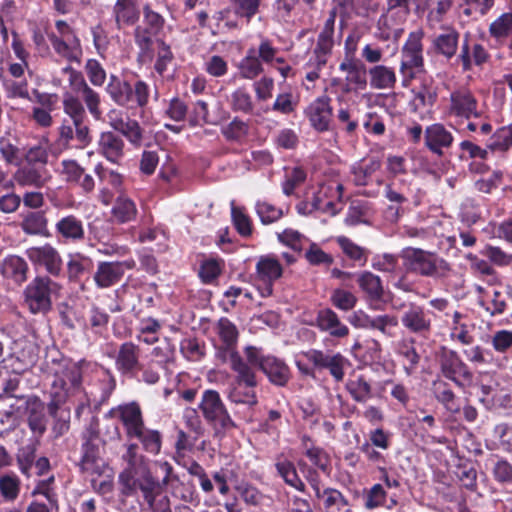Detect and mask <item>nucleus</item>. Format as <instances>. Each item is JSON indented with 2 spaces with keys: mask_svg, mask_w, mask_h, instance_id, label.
Returning a JSON list of instances; mask_svg holds the SVG:
<instances>
[{
  "mask_svg": "<svg viewBox=\"0 0 512 512\" xmlns=\"http://www.w3.org/2000/svg\"><path fill=\"white\" fill-rule=\"evenodd\" d=\"M125 446L126 452L122 455V460L127 465L118 478L122 486V494L132 497L140 489L147 490L148 484L155 485V483L152 480V472L146 458L138 453L139 445L137 443H128Z\"/></svg>",
  "mask_w": 512,
  "mask_h": 512,
  "instance_id": "f257e3e1",
  "label": "nucleus"
},
{
  "mask_svg": "<svg viewBox=\"0 0 512 512\" xmlns=\"http://www.w3.org/2000/svg\"><path fill=\"white\" fill-rule=\"evenodd\" d=\"M120 420L125 428L126 437L136 438L145 451L158 454L161 449V434L145 426L140 406L136 402L120 406Z\"/></svg>",
  "mask_w": 512,
  "mask_h": 512,
  "instance_id": "f03ea898",
  "label": "nucleus"
},
{
  "mask_svg": "<svg viewBox=\"0 0 512 512\" xmlns=\"http://www.w3.org/2000/svg\"><path fill=\"white\" fill-rule=\"evenodd\" d=\"M400 257L403 259V266L408 272L426 277H435L439 271L449 269L448 263L439 258L435 253L420 249L407 247L402 250Z\"/></svg>",
  "mask_w": 512,
  "mask_h": 512,
  "instance_id": "7ed1b4c3",
  "label": "nucleus"
},
{
  "mask_svg": "<svg viewBox=\"0 0 512 512\" xmlns=\"http://www.w3.org/2000/svg\"><path fill=\"white\" fill-rule=\"evenodd\" d=\"M205 420L213 426L215 434H223L236 425L230 417L219 393L215 390H205L199 404Z\"/></svg>",
  "mask_w": 512,
  "mask_h": 512,
  "instance_id": "20e7f679",
  "label": "nucleus"
},
{
  "mask_svg": "<svg viewBox=\"0 0 512 512\" xmlns=\"http://www.w3.org/2000/svg\"><path fill=\"white\" fill-rule=\"evenodd\" d=\"M59 285L47 276H38L24 290L25 302L33 314L47 313L52 307L51 294Z\"/></svg>",
  "mask_w": 512,
  "mask_h": 512,
  "instance_id": "39448f33",
  "label": "nucleus"
},
{
  "mask_svg": "<svg viewBox=\"0 0 512 512\" xmlns=\"http://www.w3.org/2000/svg\"><path fill=\"white\" fill-rule=\"evenodd\" d=\"M28 258L35 264L42 265L46 271L53 275L58 276L62 270V260L57 252L50 245L42 247H32L27 250Z\"/></svg>",
  "mask_w": 512,
  "mask_h": 512,
  "instance_id": "423d86ee",
  "label": "nucleus"
},
{
  "mask_svg": "<svg viewBox=\"0 0 512 512\" xmlns=\"http://www.w3.org/2000/svg\"><path fill=\"white\" fill-rule=\"evenodd\" d=\"M311 125L319 132L327 131L332 116V107L330 98L327 96L319 97L312 102L306 109Z\"/></svg>",
  "mask_w": 512,
  "mask_h": 512,
  "instance_id": "0eeeda50",
  "label": "nucleus"
},
{
  "mask_svg": "<svg viewBox=\"0 0 512 512\" xmlns=\"http://www.w3.org/2000/svg\"><path fill=\"white\" fill-rule=\"evenodd\" d=\"M133 267L134 261L102 262L98 266L94 279L98 286L109 287L121 279L125 269Z\"/></svg>",
  "mask_w": 512,
  "mask_h": 512,
  "instance_id": "6e6552de",
  "label": "nucleus"
},
{
  "mask_svg": "<svg viewBox=\"0 0 512 512\" xmlns=\"http://www.w3.org/2000/svg\"><path fill=\"white\" fill-rule=\"evenodd\" d=\"M82 457L78 466L82 473L101 475L104 468V460L100 455L98 443L83 442L81 446Z\"/></svg>",
  "mask_w": 512,
  "mask_h": 512,
  "instance_id": "1a4fd4ad",
  "label": "nucleus"
},
{
  "mask_svg": "<svg viewBox=\"0 0 512 512\" xmlns=\"http://www.w3.org/2000/svg\"><path fill=\"white\" fill-rule=\"evenodd\" d=\"M349 322L357 328L376 329L383 334H387L388 326H396L398 323L394 316L379 315L377 317H370L363 311L354 312L349 317Z\"/></svg>",
  "mask_w": 512,
  "mask_h": 512,
  "instance_id": "9d476101",
  "label": "nucleus"
},
{
  "mask_svg": "<svg viewBox=\"0 0 512 512\" xmlns=\"http://www.w3.org/2000/svg\"><path fill=\"white\" fill-rule=\"evenodd\" d=\"M140 349L132 342L123 343L116 358L118 369L124 374H134L141 369L139 362Z\"/></svg>",
  "mask_w": 512,
  "mask_h": 512,
  "instance_id": "9b49d317",
  "label": "nucleus"
},
{
  "mask_svg": "<svg viewBox=\"0 0 512 512\" xmlns=\"http://www.w3.org/2000/svg\"><path fill=\"white\" fill-rule=\"evenodd\" d=\"M24 408L28 414V424L30 429L42 435L46 430V416H45V405L37 397H28L24 401Z\"/></svg>",
  "mask_w": 512,
  "mask_h": 512,
  "instance_id": "f8f14e48",
  "label": "nucleus"
},
{
  "mask_svg": "<svg viewBox=\"0 0 512 512\" xmlns=\"http://www.w3.org/2000/svg\"><path fill=\"white\" fill-rule=\"evenodd\" d=\"M261 371L268 377L269 381L277 386H285L290 379V369L284 361L267 356L262 363Z\"/></svg>",
  "mask_w": 512,
  "mask_h": 512,
  "instance_id": "ddd939ff",
  "label": "nucleus"
},
{
  "mask_svg": "<svg viewBox=\"0 0 512 512\" xmlns=\"http://www.w3.org/2000/svg\"><path fill=\"white\" fill-rule=\"evenodd\" d=\"M316 322L322 331H328L333 337L343 338L349 333L348 327L341 324L337 314L330 308L320 310Z\"/></svg>",
  "mask_w": 512,
  "mask_h": 512,
  "instance_id": "4468645a",
  "label": "nucleus"
},
{
  "mask_svg": "<svg viewBox=\"0 0 512 512\" xmlns=\"http://www.w3.org/2000/svg\"><path fill=\"white\" fill-rule=\"evenodd\" d=\"M452 140V135L440 124L431 125L425 131L427 147L439 155L442 154L441 147L449 146Z\"/></svg>",
  "mask_w": 512,
  "mask_h": 512,
  "instance_id": "2eb2a0df",
  "label": "nucleus"
},
{
  "mask_svg": "<svg viewBox=\"0 0 512 512\" xmlns=\"http://www.w3.org/2000/svg\"><path fill=\"white\" fill-rule=\"evenodd\" d=\"M231 368L237 374L235 379L239 385L244 384L248 388H254L257 386L254 367H251L246 363L238 352H233L231 354Z\"/></svg>",
  "mask_w": 512,
  "mask_h": 512,
  "instance_id": "dca6fc26",
  "label": "nucleus"
},
{
  "mask_svg": "<svg viewBox=\"0 0 512 512\" xmlns=\"http://www.w3.org/2000/svg\"><path fill=\"white\" fill-rule=\"evenodd\" d=\"M99 147L103 155L111 162H117L123 154L124 143L114 132H103L100 136Z\"/></svg>",
  "mask_w": 512,
  "mask_h": 512,
  "instance_id": "f3484780",
  "label": "nucleus"
},
{
  "mask_svg": "<svg viewBox=\"0 0 512 512\" xmlns=\"http://www.w3.org/2000/svg\"><path fill=\"white\" fill-rule=\"evenodd\" d=\"M27 272L28 264L23 258L17 255H10L5 258L2 265V273L5 277L21 284L26 281Z\"/></svg>",
  "mask_w": 512,
  "mask_h": 512,
  "instance_id": "a211bd4d",
  "label": "nucleus"
},
{
  "mask_svg": "<svg viewBox=\"0 0 512 512\" xmlns=\"http://www.w3.org/2000/svg\"><path fill=\"white\" fill-rule=\"evenodd\" d=\"M113 10L118 28H120L121 21L125 24L133 25L140 18L137 0H117Z\"/></svg>",
  "mask_w": 512,
  "mask_h": 512,
  "instance_id": "6ab92c4d",
  "label": "nucleus"
},
{
  "mask_svg": "<svg viewBox=\"0 0 512 512\" xmlns=\"http://www.w3.org/2000/svg\"><path fill=\"white\" fill-rule=\"evenodd\" d=\"M403 325L414 333H423L430 330V320L421 307L411 306L402 317Z\"/></svg>",
  "mask_w": 512,
  "mask_h": 512,
  "instance_id": "aec40b11",
  "label": "nucleus"
},
{
  "mask_svg": "<svg viewBox=\"0 0 512 512\" xmlns=\"http://www.w3.org/2000/svg\"><path fill=\"white\" fill-rule=\"evenodd\" d=\"M107 91L112 99L119 105H128L130 102L134 101L132 86L126 81H120L115 76L111 77Z\"/></svg>",
  "mask_w": 512,
  "mask_h": 512,
  "instance_id": "412c9836",
  "label": "nucleus"
},
{
  "mask_svg": "<svg viewBox=\"0 0 512 512\" xmlns=\"http://www.w3.org/2000/svg\"><path fill=\"white\" fill-rule=\"evenodd\" d=\"M370 85L375 89L392 88L396 82L394 71L384 65H377L369 70Z\"/></svg>",
  "mask_w": 512,
  "mask_h": 512,
  "instance_id": "4be33fe9",
  "label": "nucleus"
},
{
  "mask_svg": "<svg viewBox=\"0 0 512 512\" xmlns=\"http://www.w3.org/2000/svg\"><path fill=\"white\" fill-rule=\"evenodd\" d=\"M459 33L453 29L447 30L445 33L438 35L433 45L435 50L447 58L455 55L458 46Z\"/></svg>",
  "mask_w": 512,
  "mask_h": 512,
  "instance_id": "5701e85b",
  "label": "nucleus"
},
{
  "mask_svg": "<svg viewBox=\"0 0 512 512\" xmlns=\"http://www.w3.org/2000/svg\"><path fill=\"white\" fill-rule=\"evenodd\" d=\"M453 108L456 113L465 118L471 115L479 117L480 113L476 111L477 101L470 93H455L451 96Z\"/></svg>",
  "mask_w": 512,
  "mask_h": 512,
  "instance_id": "b1692460",
  "label": "nucleus"
},
{
  "mask_svg": "<svg viewBox=\"0 0 512 512\" xmlns=\"http://www.w3.org/2000/svg\"><path fill=\"white\" fill-rule=\"evenodd\" d=\"M136 206L134 202L123 196L120 195L117 197L115 204L112 208V216L118 223H126L129 222L136 217Z\"/></svg>",
  "mask_w": 512,
  "mask_h": 512,
  "instance_id": "393cba45",
  "label": "nucleus"
},
{
  "mask_svg": "<svg viewBox=\"0 0 512 512\" xmlns=\"http://www.w3.org/2000/svg\"><path fill=\"white\" fill-rule=\"evenodd\" d=\"M56 229L64 238L78 240L84 237L82 222L73 215L62 218L56 224Z\"/></svg>",
  "mask_w": 512,
  "mask_h": 512,
  "instance_id": "a878e982",
  "label": "nucleus"
},
{
  "mask_svg": "<svg viewBox=\"0 0 512 512\" xmlns=\"http://www.w3.org/2000/svg\"><path fill=\"white\" fill-rule=\"evenodd\" d=\"M259 276L264 281L273 282L282 276V266L279 261L273 257H262L256 265Z\"/></svg>",
  "mask_w": 512,
  "mask_h": 512,
  "instance_id": "bb28decb",
  "label": "nucleus"
},
{
  "mask_svg": "<svg viewBox=\"0 0 512 512\" xmlns=\"http://www.w3.org/2000/svg\"><path fill=\"white\" fill-rule=\"evenodd\" d=\"M357 282L371 300H380L382 298L384 291L378 276L371 272H363L358 277Z\"/></svg>",
  "mask_w": 512,
  "mask_h": 512,
  "instance_id": "cd10ccee",
  "label": "nucleus"
},
{
  "mask_svg": "<svg viewBox=\"0 0 512 512\" xmlns=\"http://www.w3.org/2000/svg\"><path fill=\"white\" fill-rule=\"evenodd\" d=\"M50 394L51 401L47 407L48 413L51 417L56 419L60 406L64 404L68 398V388H66L65 379L54 380Z\"/></svg>",
  "mask_w": 512,
  "mask_h": 512,
  "instance_id": "c85d7f7f",
  "label": "nucleus"
},
{
  "mask_svg": "<svg viewBox=\"0 0 512 512\" xmlns=\"http://www.w3.org/2000/svg\"><path fill=\"white\" fill-rule=\"evenodd\" d=\"M55 375V380L65 379L68 392L71 388L79 387L82 379L81 369L71 361H65L61 367V370L56 371Z\"/></svg>",
  "mask_w": 512,
  "mask_h": 512,
  "instance_id": "c756f323",
  "label": "nucleus"
},
{
  "mask_svg": "<svg viewBox=\"0 0 512 512\" xmlns=\"http://www.w3.org/2000/svg\"><path fill=\"white\" fill-rule=\"evenodd\" d=\"M67 268L69 279L78 281L90 274L92 262L89 258L76 255L68 262Z\"/></svg>",
  "mask_w": 512,
  "mask_h": 512,
  "instance_id": "7c9ffc66",
  "label": "nucleus"
},
{
  "mask_svg": "<svg viewBox=\"0 0 512 512\" xmlns=\"http://www.w3.org/2000/svg\"><path fill=\"white\" fill-rule=\"evenodd\" d=\"M159 466L165 472V476L160 481L152 475V480L154 481L155 486L154 484H149L150 486H147L148 488H146L147 491H151V493L156 496H161L170 481L177 479V476L173 474L172 466L168 462H159ZM139 492L141 495H146L145 489H140Z\"/></svg>",
  "mask_w": 512,
  "mask_h": 512,
  "instance_id": "2f4dec72",
  "label": "nucleus"
},
{
  "mask_svg": "<svg viewBox=\"0 0 512 512\" xmlns=\"http://www.w3.org/2000/svg\"><path fill=\"white\" fill-rule=\"evenodd\" d=\"M47 220L43 212H30L21 223L23 231L27 234H46Z\"/></svg>",
  "mask_w": 512,
  "mask_h": 512,
  "instance_id": "473e14b6",
  "label": "nucleus"
},
{
  "mask_svg": "<svg viewBox=\"0 0 512 512\" xmlns=\"http://www.w3.org/2000/svg\"><path fill=\"white\" fill-rule=\"evenodd\" d=\"M333 34L334 30L323 29L318 36L317 45L314 50L318 65H325L326 63L324 57L331 52L334 45Z\"/></svg>",
  "mask_w": 512,
  "mask_h": 512,
  "instance_id": "72a5a7b5",
  "label": "nucleus"
},
{
  "mask_svg": "<svg viewBox=\"0 0 512 512\" xmlns=\"http://www.w3.org/2000/svg\"><path fill=\"white\" fill-rule=\"evenodd\" d=\"M17 179L22 184L40 186L44 181V167L28 164L18 172Z\"/></svg>",
  "mask_w": 512,
  "mask_h": 512,
  "instance_id": "f704fd0d",
  "label": "nucleus"
},
{
  "mask_svg": "<svg viewBox=\"0 0 512 512\" xmlns=\"http://www.w3.org/2000/svg\"><path fill=\"white\" fill-rule=\"evenodd\" d=\"M152 32L150 29H143L142 27H136L134 31L135 42L140 48L139 58L148 57L152 59L153 57V40L151 37Z\"/></svg>",
  "mask_w": 512,
  "mask_h": 512,
  "instance_id": "c9c22d12",
  "label": "nucleus"
},
{
  "mask_svg": "<svg viewBox=\"0 0 512 512\" xmlns=\"http://www.w3.org/2000/svg\"><path fill=\"white\" fill-rule=\"evenodd\" d=\"M217 330L223 344L228 347H234L236 345L238 330L228 318L222 317L219 319L217 323Z\"/></svg>",
  "mask_w": 512,
  "mask_h": 512,
  "instance_id": "e433bc0d",
  "label": "nucleus"
},
{
  "mask_svg": "<svg viewBox=\"0 0 512 512\" xmlns=\"http://www.w3.org/2000/svg\"><path fill=\"white\" fill-rule=\"evenodd\" d=\"M512 146V123L499 128L493 135V142L489 145L491 150L506 151Z\"/></svg>",
  "mask_w": 512,
  "mask_h": 512,
  "instance_id": "4c0bfd02",
  "label": "nucleus"
},
{
  "mask_svg": "<svg viewBox=\"0 0 512 512\" xmlns=\"http://www.w3.org/2000/svg\"><path fill=\"white\" fill-rule=\"evenodd\" d=\"M231 215L237 232L243 237L250 236L252 234V224L250 218L244 214L240 208L234 206L233 203L231 208Z\"/></svg>",
  "mask_w": 512,
  "mask_h": 512,
  "instance_id": "58836bf2",
  "label": "nucleus"
},
{
  "mask_svg": "<svg viewBox=\"0 0 512 512\" xmlns=\"http://www.w3.org/2000/svg\"><path fill=\"white\" fill-rule=\"evenodd\" d=\"M114 128L126 136L134 144H137L141 141V128L138 122L135 120H128L127 122L120 120L114 124Z\"/></svg>",
  "mask_w": 512,
  "mask_h": 512,
  "instance_id": "ea45409f",
  "label": "nucleus"
},
{
  "mask_svg": "<svg viewBox=\"0 0 512 512\" xmlns=\"http://www.w3.org/2000/svg\"><path fill=\"white\" fill-rule=\"evenodd\" d=\"M20 385V376L19 374H13L9 376L3 382L2 393H0V401H4L7 399L15 398L18 401H25L24 395H18L15 392L18 390Z\"/></svg>",
  "mask_w": 512,
  "mask_h": 512,
  "instance_id": "a19ab883",
  "label": "nucleus"
},
{
  "mask_svg": "<svg viewBox=\"0 0 512 512\" xmlns=\"http://www.w3.org/2000/svg\"><path fill=\"white\" fill-rule=\"evenodd\" d=\"M331 301L338 309L348 311L354 308L357 298L349 291L336 289L332 293Z\"/></svg>",
  "mask_w": 512,
  "mask_h": 512,
  "instance_id": "79ce46f5",
  "label": "nucleus"
},
{
  "mask_svg": "<svg viewBox=\"0 0 512 512\" xmlns=\"http://www.w3.org/2000/svg\"><path fill=\"white\" fill-rule=\"evenodd\" d=\"M19 479L15 475L0 477V492L7 500H14L19 493Z\"/></svg>",
  "mask_w": 512,
  "mask_h": 512,
  "instance_id": "37998d69",
  "label": "nucleus"
},
{
  "mask_svg": "<svg viewBox=\"0 0 512 512\" xmlns=\"http://www.w3.org/2000/svg\"><path fill=\"white\" fill-rule=\"evenodd\" d=\"M414 342H415L414 339H411L409 342L402 343L400 346V350H399V353L403 357H405L410 363L409 366L405 367V371L408 375H411L414 373V371L420 361V355L418 354L415 347L413 346Z\"/></svg>",
  "mask_w": 512,
  "mask_h": 512,
  "instance_id": "c03bdc74",
  "label": "nucleus"
},
{
  "mask_svg": "<svg viewBox=\"0 0 512 512\" xmlns=\"http://www.w3.org/2000/svg\"><path fill=\"white\" fill-rule=\"evenodd\" d=\"M222 133L228 140L237 141L248 134V124L236 117L222 129Z\"/></svg>",
  "mask_w": 512,
  "mask_h": 512,
  "instance_id": "a18cd8bd",
  "label": "nucleus"
},
{
  "mask_svg": "<svg viewBox=\"0 0 512 512\" xmlns=\"http://www.w3.org/2000/svg\"><path fill=\"white\" fill-rule=\"evenodd\" d=\"M348 390L353 399L357 402H365L371 397V386L363 377H360L357 381L351 382L348 385Z\"/></svg>",
  "mask_w": 512,
  "mask_h": 512,
  "instance_id": "49530a36",
  "label": "nucleus"
},
{
  "mask_svg": "<svg viewBox=\"0 0 512 512\" xmlns=\"http://www.w3.org/2000/svg\"><path fill=\"white\" fill-rule=\"evenodd\" d=\"M257 214L263 224H270L281 218L283 212L267 202H258L256 206Z\"/></svg>",
  "mask_w": 512,
  "mask_h": 512,
  "instance_id": "de8ad7c7",
  "label": "nucleus"
},
{
  "mask_svg": "<svg viewBox=\"0 0 512 512\" xmlns=\"http://www.w3.org/2000/svg\"><path fill=\"white\" fill-rule=\"evenodd\" d=\"M492 474L498 483L505 485L512 483V465L504 459L495 462Z\"/></svg>",
  "mask_w": 512,
  "mask_h": 512,
  "instance_id": "09e8293b",
  "label": "nucleus"
},
{
  "mask_svg": "<svg viewBox=\"0 0 512 512\" xmlns=\"http://www.w3.org/2000/svg\"><path fill=\"white\" fill-rule=\"evenodd\" d=\"M512 28V14H502L497 20L490 25V33L496 38L508 36Z\"/></svg>",
  "mask_w": 512,
  "mask_h": 512,
  "instance_id": "8fccbe9b",
  "label": "nucleus"
},
{
  "mask_svg": "<svg viewBox=\"0 0 512 512\" xmlns=\"http://www.w3.org/2000/svg\"><path fill=\"white\" fill-rule=\"evenodd\" d=\"M261 0H234V11L236 15L245 17L247 21L258 12Z\"/></svg>",
  "mask_w": 512,
  "mask_h": 512,
  "instance_id": "3c124183",
  "label": "nucleus"
},
{
  "mask_svg": "<svg viewBox=\"0 0 512 512\" xmlns=\"http://www.w3.org/2000/svg\"><path fill=\"white\" fill-rule=\"evenodd\" d=\"M433 387L436 399L445 405L447 409L452 410L455 395L453 391L448 388L447 383L443 381H435L433 383Z\"/></svg>",
  "mask_w": 512,
  "mask_h": 512,
  "instance_id": "603ef678",
  "label": "nucleus"
},
{
  "mask_svg": "<svg viewBox=\"0 0 512 512\" xmlns=\"http://www.w3.org/2000/svg\"><path fill=\"white\" fill-rule=\"evenodd\" d=\"M231 97L233 110L244 113H251L253 111L251 96L244 89L236 90Z\"/></svg>",
  "mask_w": 512,
  "mask_h": 512,
  "instance_id": "864d4df0",
  "label": "nucleus"
},
{
  "mask_svg": "<svg viewBox=\"0 0 512 512\" xmlns=\"http://www.w3.org/2000/svg\"><path fill=\"white\" fill-rule=\"evenodd\" d=\"M64 110L70 116L68 121H72L77 123L78 120L84 119L85 110L82 103L73 96L65 97L64 101Z\"/></svg>",
  "mask_w": 512,
  "mask_h": 512,
  "instance_id": "5fc2aeb1",
  "label": "nucleus"
},
{
  "mask_svg": "<svg viewBox=\"0 0 512 512\" xmlns=\"http://www.w3.org/2000/svg\"><path fill=\"white\" fill-rule=\"evenodd\" d=\"M460 358L455 351H450L446 354L441 361V371L443 375L451 380L456 381L457 375V362H460Z\"/></svg>",
  "mask_w": 512,
  "mask_h": 512,
  "instance_id": "6e6d98bb",
  "label": "nucleus"
},
{
  "mask_svg": "<svg viewBox=\"0 0 512 512\" xmlns=\"http://www.w3.org/2000/svg\"><path fill=\"white\" fill-rule=\"evenodd\" d=\"M240 69L243 77L252 79L262 71V65L255 55H248L241 61Z\"/></svg>",
  "mask_w": 512,
  "mask_h": 512,
  "instance_id": "4d7b16f0",
  "label": "nucleus"
},
{
  "mask_svg": "<svg viewBox=\"0 0 512 512\" xmlns=\"http://www.w3.org/2000/svg\"><path fill=\"white\" fill-rule=\"evenodd\" d=\"M306 176V172L301 167L293 168L291 174L283 183V192L287 196L292 195L294 189L306 180Z\"/></svg>",
  "mask_w": 512,
  "mask_h": 512,
  "instance_id": "13d9d810",
  "label": "nucleus"
},
{
  "mask_svg": "<svg viewBox=\"0 0 512 512\" xmlns=\"http://www.w3.org/2000/svg\"><path fill=\"white\" fill-rule=\"evenodd\" d=\"M85 69L92 84L100 86L104 83L106 73L97 60L89 59Z\"/></svg>",
  "mask_w": 512,
  "mask_h": 512,
  "instance_id": "bf43d9fd",
  "label": "nucleus"
},
{
  "mask_svg": "<svg viewBox=\"0 0 512 512\" xmlns=\"http://www.w3.org/2000/svg\"><path fill=\"white\" fill-rule=\"evenodd\" d=\"M143 13L145 22L148 25L146 29H150L153 35H157L164 26L163 17L159 13L151 10L149 5L144 6Z\"/></svg>",
  "mask_w": 512,
  "mask_h": 512,
  "instance_id": "052dcab7",
  "label": "nucleus"
},
{
  "mask_svg": "<svg viewBox=\"0 0 512 512\" xmlns=\"http://www.w3.org/2000/svg\"><path fill=\"white\" fill-rule=\"evenodd\" d=\"M305 257L312 265H331L333 263L332 256L325 253L316 244L311 245L310 249L305 253Z\"/></svg>",
  "mask_w": 512,
  "mask_h": 512,
  "instance_id": "680f3d73",
  "label": "nucleus"
},
{
  "mask_svg": "<svg viewBox=\"0 0 512 512\" xmlns=\"http://www.w3.org/2000/svg\"><path fill=\"white\" fill-rule=\"evenodd\" d=\"M82 440L83 442L92 443H97V441H99L103 446L106 445V440L100 438L99 419L96 416L91 418L89 425L82 433Z\"/></svg>",
  "mask_w": 512,
  "mask_h": 512,
  "instance_id": "e2e57ef3",
  "label": "nucleus"
},
{
  "mask_svg": "<svg viewBox=\"0 0 512 512\" xmlns=\"http://www.w3.org/2000/svg\"><path fill=\"white\" fill-rule=\"evenodd\" d=\"M337 242L349 258L359 261L364 257V249L353 243L350 239L342 236L337 239Z\"/></svg>",
  "mask_w": 512,
  "mask_h": 512,
  "instance_id": "0e129e2a",
  "label": "nucleus"
},
{
  "mask_svg": "<svg viewBox=\"0 0 512 512\" xmlns=\"http://www.w3.org/2000/svg\"><path fill=\"white\" fill-rule=\"evenodd\" d=\"M386 497V492L380 484H375L367 494L365 507L373 509L382 505Z\"/></svg>",
  "mask_w": 512,
  "mask_h": 512,
  "instance_id": "69168bd1",
  "label": "nucleus"
},
{
  "mask_svg": "<svg viewBox=\"0 0 512 512\" xmlns=\"http://www.w3.org/2000/svg\"><path fill=\"white\" fill-rule=\"evenodd\" d=\"M366 74V65L360 61L359 63H356V66L348 74L346 80L356 84L360 89H364L367 86Z\"/></svg>",
  "mask_w": 512,
  "mask_h": 512,
  "instance_id": "338daca9",
  "label": "nucleus"
},
{
  "mask_svg": "<svg viewBox=\"0 0 512 512\" xmlns=\"http://www.w3.org/2000/svg\"><path fill=\"white\" fill-rule=\"evenodd\" d=\"M492 344L496 351L505 352L512 346V332L501 330L494 334Z\"/></svg>",
  "mask_w": 512,
  "mask_h": 512,
  "instance_id": "774afa93",
  "label": "nucleus"
}]
</instances>
